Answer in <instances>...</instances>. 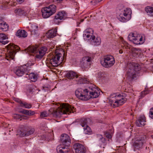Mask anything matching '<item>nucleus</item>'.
<instances>
[{
    "label": "nucleus",
    "mask_w": 153,
    "mask_h": 153,
    "mask_svg": "<svg viewBox=\"0 0 153 153\" xmlns=\"http://www.w3.org/2000/svg\"><path fill=\"white\" fill-rule=\"evenodd\" d=\"M55 109L51 108L48 111H44L41 112L40 115H63L74 113V108L71 107L68 103H55Z\"/></svg>",
    "instance_id": "1"
},
{
    "label": "nucleus",
    "mask_w": 153,
    "mask_h": 153,
    "mask_svg": "<svg viewBox=\"0 0 153 153\" xmlns=\"http://www.w3.org/2000/svg\"><path fill=\"white\" fill-rule=\"evenodd\" d=\"M100 94V91L92 86H90L86 89L78 88L75 91L76 97L79 99L84 101L97 98Z\"/></svg>",
    "instance_id": "2"
},
{
    "label": "nucleus",
    "mask_w": 153,
    "mask_h": 153,
    "mask_svg": "<svg viewBox=\"0 0 153 153\" xmlns=\"http://www.w3.org/2000/svg\"><path fill=\"white\" fill-rule=\"evenodd\" d=\"M140 69L141 67L138 64L134 62L128 63L126 74L127 79L129 81H131L136 78L138 76V72Z\"/></svg>",
    "instance_id": "3"
},
{
    "label": "nucleus",
    "mask_w": 153,
    "mask_h": 153,
    "mask_svg": "<svg viewBox=\"0 0 153 153\" xmlns=\"http://www.w3.org/2000/svg\"><path fill=\"white\" fill-rule=\"evenodd\" d=\"M83 35L84 39L87 38L88 40H91V44L93 45L98 46L101 43L100 38L99 37H96L93 36V30L91 28L87 29L85 30Z\"/></svg>",
    "instance_id": "4"
},
{
    "label": "nucleus",
    "mask_w": 153,
    "mask_h": 153,
    "mask_svg": "<svg viewBox=\"0 0 153 153\" xmlns=\"http://www.w3.org/2000/svg\"><path fill=\"white\" fill-rule=\"evenodd\" d=\"M64 52L62 50L61 51L59 50H56L50 59L49 62L51 65L54 67H56L61 64L63 60V57L61 52L64 54Z\"/></svg>",
    "instance_id": "5"
},
{
    "label": "nucleus",
    "mask_w": 153,
    "mask_h": 153,
    "mask_svg": "<svg viewBox=\"0 0 153 153\" xmlns=\"http://www.w3.org/2000/svg\"><path fill=\"white\" fill-rule=\"evenodd\" d=\"M47 49L45 47H43L39 48L37 46H31L27 49V51L30 53L36 54V58L38 60L41 59L45 55Z\"/></svg>",
    "instance_id": "6"
},
{
    "label": "nucleus",
    "mask_w": 153,
    "mask_h": 153,
    "mask_svg": "<svg viewBox=\"0 0 153 153\" xmlns=\"http://www.w3.org/2000/svg\"><path fill=\"white\" fill-rule=\"evenodd\" d=\"M35 131L34 129L27 126L22 125L17 130V135L22 137L28 136L32 134Z\"/></svg>",
    "instance_id": "7"
},
{
    "label": "nucleus",
    "mask_w": 153,
    "mask_h": 153,
    "mask_svg": "<svg viewBox=\"0 0 153 153\" xmlns=\"http://www.w3.org/2000/svg\"><path fill=\"white\" fill-rule=\"evenodd\" d=\"M110 100L112 103L115 104V105L114 104V105L118 106L125 103L126 100V98L120 94H117L115 93L111 95Z\"/></svg>",
    "instance_id": "8"
},
{
    "label": "nucleus",
    "mask_w": 153,
    "mask_h": 153,
    "mask_svg": "<svg viewBox=\"0 0 153 153\" xmlns=\"http://www.w3.org/2000/svg\"><path fill=\"white\" fill-rule=\"evenodd\" d=\"M56 11V6L54 4L50 5L42 9V16L44 18H47L54 13Z\"/></svg>",
    "instance_id": "9"
},
{
    "label": "nucleus",
    "mask_w": 153,
    "mask_h": 153,
    "mask_svg": "<svg viewBox=\"0 0 153 153\" xmlns=\"http://www.w3.org/2000/svg\"><path fill=\"white\" fill-rule=\"evenodd\" d=\"M7 48V53L6 56L7 60H9L13 59L16 52L19 49V47L13 44L10 43L8 45Z\"/></svg>",
    "instance_id": "10"
},
{
    "label": "nucleus",
    "mask_w": 153,
    "mask_h": 153,
    "mask_svg": "<svg viewBox=\"0 0 153 153\" xmlns=\"http://www.w3.org/2000/svg\"><path fill=\"white\" fill-rule=\"evenodd\" d=\"M114 57L111 55L105 56L103 59L100 61L101 65L105 68H110L114 65L115 63Z\"/></svg>",
    "instance_id": "11"
},
{
    "label": "nucleus",
    "mask_w": 153,
    "mask_h": 153,
    "mask_svg": "<svg viewBox=\"0 0 153 153\" xmlns=\"http://www.w3.org/2000/svg\"><path fill=\"white\" fill-rule=\"evenodd\" d=\"M131 13V9L127 8L121 11V13L117 17V18L121 22H126L130 19Z\"/></svg>",
    "instance_id": "12"
},
{
    "label": "nucleus",
    "mask_w": 153,
    "mask_h": 153,
    "mask_svg": "<svg viewBox=\"0 0 153 153\" xmlns=\"http://www.w3.org/2000/svg\"><path fill=\"white\" fill-rule=\"evenodd\" d=\"M146 138L145 136H143L142 137H139L133 144L134 148L139 149L142 146L143 143H145V139Z\"/></svg>",
    "instance_id": "13"
},
{
    "label": "nucleus",
    "mask_w": 153,
    "mask_h": 153,
    "mask_svg": "<svg viewBox=\"0 0 153 153\" xmlns=\"http://www.w3.org/2000/svg\"><path fill=\"white\" fill-rule=\"evenodd\" d=\"M89 120V119L85 118L82 119V121H81V125L82 127H84V132L86 134H90L91 133L90 127L87 125L88 121Z\"/></svg>",
    "instance_id": "14"
},
{
    "label": "nucleus",
    "mask_w": 153,
    "mask_h": 153,
    "mask_svg": "<svg viewBox=\"0 0 153 153\" xmlns=\"http://www.w3.org/2000/svg\"><path fill=\"white\" fill-rule=\"evenodd\" d=\"M91 58L88 56L83 57L80 62L81 66L82 68H85L88 67L91 65Z\"/></svg>",
    "instance_id": "15"
},
{
    "label": "nucleus",
    "mask_w": 153,
    "mask_h": 153,
    "mask_svg": "<svg viewBox=\"0 0 153 153\" xmlns=\"http://www.w3.org/2000/svg\"><path fill=\"white\" fill-rule=\"evenodd\" d=\"M74 149L76 153H85L86 149L82 144L76 143L74 145Z\"/></svg>",
    "instance_id": "16"
},
{
    "label": "nucleus",
    "mask_w": 153,
    "mask_h": 153,
    "mask_svg": "<svg viewBox=\"0 0 153 153\" xmlns=\"http://www.w3.org/2000/svg\"><path fill=\"white\" fill-rule=\"evenodd\" d=\"M61 142L63 145L68 146L71 142L69 136L65 134H62L61 137Z\"/></svg>",
    "instance_id": "17"
},
{
    "label": "nucleus",
    "mask_w": 153,
    "mask_h": 153,
    "mask_svg": "<svg viewBox=\"0 0 153 153\" xmlns=\"http://www.w3.org/2000/svg\"><path fill=\"white\" fill-rule=\"evenodd\" d=\"M146 118L145 115H140L137 118L136 125L138 127L143 126L145 124Z\"/></svg>",
    "instance_id": "18"
},
{
    "label": "nucleus",
    "mask_w": 153,
    "mask_h": 153,
    "mask_svg": "<svg viewBox=\"0 0 153 153\" xmlns=\"http://www.w3.org/2000/svg\"><path fill=\"white\" fill-rule=\"evenodd\" d=\"M26 65L21 66L17 68L15 70V73L19 76H21L25 73L27 71Z\"/></svg>",
    "instance_id": "19"
},
{
    "label": "nucleus",
    "mask_w": 153,
    "mask_h": 153,
    "mask_svg": "<svg viewBox=\"0 0 153 153\" xmlns=\"http://www.w3.org/2000/svg\"><path fill=\"white\" fill-rule=\"evenodd\" d=\"M66 14L64 11L59 12L55 16L54 21L56 23H57V20H61L64 19L66 17Z\"/></svg>",
    "instance_id": "20"
},
{
    "label": "nucleus",
    "mask_w": 153,
    "mask_h": 153,
    "mask_svg": "<svg viewBox=\"0 0 153 153\" xmlns=\"http://www.w3.org/2000/svg\"><path fill=\"white\" fill-rule=\"evenodd\" d=\"M57 29L56 28L53 29L48 31L46 33V36L48 39L53 38L56 36Z\"/></svg>",
    "instance_id": "21"
},
{
    "label": "nucleus",
    "mask_w": 153,
    "mask_h": 153,
    "mask_svg": "<svg viewBox=\"0 0 153 153\" xmlns=\"http://www.w3.org/2000/svg\"><path fill=\"white\" fill-rule=\"evenodd\" d=\"M75 80L78 84L86 83L89 82L87 78H84L81 75H77L76 77Z\"/></svg>",
    "instance_id": "22"
},
{
    "label": "nucleus",
    "mask_w": 153,
    "mask_h": 153,
    "mask_svg": "<svg viewBox=\"0 0 153 153\" xmlns=\"http://www.w3.org/2000/svg\"><path fill=\"white\" fill-rule=\"evenodd\" d=\"M7 39V37L5 34L0 33V42L4 45L8 43L9 41L6 40Z\"/></svg>",
    "instance_id": "23"
},
{
    "label": "nucleus",
    "mask_w": 153,
    "mask_h": 153,
    "mask_svg": "<svg viewBox=\"0 0 153 153\" xmlns=\"http://www.w3.org/2000/svg\"><path fill=\"white\" fill-rule=\"evenodd\" d=\"M144 42L142 36L138 34L136 36V38L134 41V44L136 45L141 44Z\"/></svg>",
    "instance_id": "24"
},
{
    "label": "nucleus",
    "mask_w": 153,
    "mask_h": 153,
    "mask_svg": "<svg viewBox=\"0 0 153 153\" xmlns=\"http://www.w3.org/2000/svg\"><path fill=\"white\" fill-rule=\"evenodd\" d=\"M8 26L6 23L1 20H0V30L6 31L8 29Z\"/></svg>",
    "instance_id": "25"
},
{
    "label": "nucleus",
    "mask_w": 153,
    "mask_h": 153,
    "mask_svg": "<svg viewBox=\"0 0 153 153\" xmlns=\"http://www.w3.org/2000/svg\"><path fill=\"white\" fill-rule=\"evenodd\" d=\"M18 111L20 113L26 115H34L37 114L35 111L27 110L21 109L19 110Z\"/></svg>",
    "instance_id": "26"
},
{
    "label": "nucleus",
    "mask_w": 153,
    "mask_h": 153,
    "mask_svg": "<svg viewBox=\"0 0 153 153\" xmlns=\"http://www.w3.org/2000/svg\"><path fill=\"white\" fill-rule=\"evenodd\" d=\"M77 76L76 73L72 71H68L65 75L66 77L70 79H73L74 77L76 78Z\"/></svg>",
    "instance_id": "27"
},
{
    "label": "nucleus",
    "mask_w": 153,
    "mask_h": 153,
    "mask_svg": "<svg viewBox=\"0 0 153 153\" xmlns=\"http://www.w3.org/2000/svg\"><path fill=\"white\" fill-rule=\"evenodd\" d=\"M16 35L19 37L25 38L27 36V33L24 30H19L17 32Z\"/></svg>",
    "instance_id": "28"
},
{
    "label": "nucleus",
    "mask_w": 153,
    "mask_h": 153,
    "mask_svg": "<svg viewBox=\"0 0 153 153\" xmlns=\"http://www.w3.org/2000/svg\"><path fill=\"white\" fill-rule=\"evenodd\" d=\"M56 150L58 153H64L69 152L68 149H67V148L64 146L60 147V146H59L57 147Z\"/></svg>",
    "instance_id": "29"
},
{
    "label": "nucleus",
    "mask_w": 153,
    "mask_h": 153,
    "mask_svg": "<svg viewBox=\"0 0 153 153\" xmlns=\"http://www.w3.org/2000/svg\"><path fill=\"white\" fill-rule=\"evenodd\" d=\"M145 9L148 15L151 16H153V4L152 6L146 7Z\"/></svg>",
    "instance_id": "30"
},
{
    "label": "nucleus",
    "mask_w": 153,
    "mask_h": 153,
    "mask_svg": "<svg viewBox=\"0 0 153 153\" xmlns=\"http://www.w3.org/2000/svg\"><path fill=\"white\" fill-rule=\"evenodd\" d=\"M14 12L17 15L21 16L22 15L25 16L26 13L25 11L23 9L19 8L15 10Z\"/></svg>",
    "instance_id": "31"
},
{
    "label": "nucleus",
    "mask_w": 153,
    "mask_h": 153,
    "mask_svg": "<svg viewBox=\"0 0 153 153\" xmlns=\"http://www.w3.org/2000/svg\"><path fill=\"white\" fill-rule=\"evenodd\" d=\"M32 105L30 103H28L25 102L23 101L21 102V107L26 108L29 109L31 108Z\"/></svg>",
    "instance_id": "32"
},
{
    "label": "nucleus",
    "mask_w": 153,
    "mask_h": 153,
    "mask_svg": "<svg viewBox=\"0 0 153 153\" xmlns=\"http://www.w3.org/2000/svg\"><path fill=\"white\" fill-rule=\"evenodd\" d=\"M96 137L100 144H102L105 143V139L103 137L102 135L97 134L96 135Z\"/></svg>",
    "instance_id": "33"
},
{
    "label": "nucleus",
    "mask_w": 153,
    "mask_h": 153,
    "mask_svg": "<svg viewBox=\"0 0 153 153\" xmlns=\"http://www.w3.org/2000/svg\"><path fill=\"white\" fill-rule=\"evenodd\" d=\"M137 36V35L134 33H130L128 36V38L129 41L133 42L134 44V41Z\"/></svg>",
    "instance_id": "34"
},
{
    "label": "nucleus",
    "mask_w": 153,
    "mask_h": 153,
    "mask_svg": "<svg viewBox=\"0 0 153 153\" xmlns=\"http://www.w3.org/2000/svg\"><path fill=\"white\" fill-rule=\"evenodd\" d=\"M29 77L30 80L33 82H36L37 79L36 75L34 73H32L29 74Z\"/></svg>",
    "instance_id": "35"
},
{
    "label": "nucleus",
    "mask_w": 153,
    "mask_h": 153,
    "mask_svg": "<svg viewBox=\"0 0 153 153\" xmlns=\"http://www.w3.org/2000/svg\"><path fill=\"white\" fill-rule=\"evenodd\" d=\"M13 118L15 119L21 120L22 119H26L28 117L25 115H14Z\"/></svg>",
    "instance_id": "36"
},
{
    "label": "nucleus",
    "mask_w": 153,
    "mask_h": 153,
    "mask_svg": "<svg viewBox=\"0 0 153 153\" xmlns=\"http://www.w3.org/2000/svg\"><path fill=\"white\" fill-rule=\"evenodd\" d=\"M148 93V90L146 89L143 91H142L141 93L140 97L139 99L142 98L146 94H147Z\"/></svg>",
    "instance_id": "37"
},
{
    "label": "nucleus",
    "mask_w": 153,
    "mask_h": 153,
    "mask_svg": "<svg viewBox=\"0 0 153 153\" xmlns=\"http://www.w3.org/2000/svg\"><path fill=\"white\" fill-rule=\"evenodd\" d=\"M138 50L136 48L133 49L132 51V55L133 56L137 57L138 55Z\"/></svg>",
    "instance_id": "38"
},
{
    "label": "nucleus",
    "mask_w": 153,
    "mask_h": 153,
    "mask_svg": "<svg viewBox=\"0 0 153 153\" xmlns=\"http://www.w3.org/2000/svg\"><path fill=\"white\" fill-rule=\"evenodd\" d=\"M31 27L32 29L30 30L31 32H32L34 30H36L37 29L38 27V26L35 25H33L31 26Z\"/></svg>",
    "instance_id": "39"
},
{
    "label": "nucleus",
    "mask_w": 153,
    "mask_h": 153,
    "mask_svg": "<svg viewBox=\"0 0 153 153\" xmlns=\"http://www.w3.org/2000/svg\"><path fill=\"white\" fill-rule=\"evenodd\" d=\"M105 136L108 138L110 139L112 137L111 134H110L109 132H106L105 133Z\"/></svg>",
    "instance_id": "40"
},
{
    "label": "nucleus",
    "mask_w": 153,
    "mask_h": 153,
    "mask_svg": "<svg viewBox=\"0 0 153 153\" xmlns=\"http://www.w3.org/2000/svg\"><path fill=\"white\" fill-rule=\"evenodd\" d=\"M13 99H14V100L16 102L19 103L20 106H21V102H22L23 101H21L19 99L17 98H14Z\"/></svg>",
    "instance_id": "41"
},
{
    "label": "nucleus",
    "mask_w": 153,
    "mask_h": 153,
    "mask_svg": "<svg viewBox=\"0 0 153 153\" xmlns=\"http://www.w3.org/2000/svg\"><path fill=\"white\" fill-rule=\"evenodd\" d=\"M41 139L43 140H48V139L46 137L45 135H43L42 136Z\"/></svg>",
    "instance_id": "42"
},
{
    "label": "nucleus",
    "mask_w": 153,
    "mask_h": 153,
    "mask_svg": "<svg viewBox=\"0 0 153 153\" xmlns=\"http://www.w3.org/2000/svg\"><path fill=\"white\" fill-rule=\"evenodd\" d=\"M63 0H53V1L55 3H59L61 2Z\"/></svg>",
    "instance_id": "43"
},
{
    "label": "nucleus",
    "mask_w": 153,
    "mask_h": 153,
    "mask_svg": "<svg viewBox=\"0 0 153 153\" xmlns=\"http://www.w3.org/2000/svg\"><path fill=\"white\" fill-rule=\"evenodd\" d=\"M149 114H150V115H153V108L150 109Z\"/></svg>",
    "instance_id": "44"
},
{
    "label": "nucleus",
    "mask_w": 153,
    "mask_h": 153,
    "mask_svg": "<svg viewBox=\"0 0 153 153\" xmlns=\"http://www.w3.org/2000/svg\"><path fill=\"white\" fill-rule=\"evenodd\" d=\"M16 1L19 4H21L24 1V0H16Z\"/></svg>",
    "instance_id": "45"
},
{
    "label": "nucleus",
    "mask_w": 153,
    "mask_h": 153,
    "mask_svg": "<svg viewBox=\"0 0 153 153\" xmlns=\"http://www.w3.org/2000/svg\"><path fill=\"white\" fill-rule=\"evenodd\" d=\"M40 116H41V118H43V117H47V115H40Z\"/></svg>",
    "instance_id": "46"
},
{
    "label": "nucleus",
    "mask_w": 153,
    "mask_h": 153,
    "mask_svg": "<svg viewBox=\"0 0 153 153\" xmlns=\"http://www.w3.org/2000/svg\"><path fill=\"white\" fill-rule=\"evenodd\" d=\"M119 52V53L120 54H122L123 53V51L122 50H120Z\"/></svg>",
    "instance_id": "47"
},
{
    "label": "nucleus",
    "mask_w": 153,
    "mask_h": 153,
    "mask_svg": "<svg viewBox=\"0 0 153 153\" xmlns=\"http://www.w3.org/2000/svg\"><path fill=\"white\" fill-rule=\"evenodd\" d=\"M149 116L151 119H153V115H149Z\"/></svg>",
    "instance_id": "48"
},
{
    "label": "nucleus",
    "mask_w": 153,
    "mask_h": 153,
    "mask_svg": "<svg viewBox=\"0 0 153 153\" xmlns=\"http://www.w3.org/2000/svg\"><path fill=\"white\" fill-rule=\"evenodd\" d=\"M33 87V86L32 85H30V86H29V88H31Z\"/></svg>",
    "instance_id": "49"
},
{
    "label": "nucleus",
    "mask_w": 153,
    "mask_h": 153,
    "mask_svg": "<svg viewBox=\"0 0 153 153\" xmlns=\"http://www.w3.org/2000/svg\"><path fill=\"white\" fill-rule=\"evenodd\" d=\"M83 21H84V19H82L81 20V22H83Z\"/></svg>",
    "instance_id": "50"
},
{
    "label": "nucleus",
    "mask_w": 153,
    "mask_h": 153,
    "mask_svg": "<svg viewBox=\"0 0 153 153\" xmlns=\"http://www.w3.org/2000/svg\"><path fill=\"white\" fill-rule=\"evenodd\" d=\"M5 1H6L7 4L9 3L7 1H6V0H5Z\"/></svg>",
    "instance_id": "51"
},
{
    "label": "nucleus",
    "mask_w": 153,
    "mask_h": 153,
    "mask_svg": "<svg viewBox=\"0 0 153 153\" xmlns=\"http://www.w3.org/2000/svg\"><path fill=\"white\" fill-rule=\"evenodd\" d=\"M92 86L93 87H95V88H96L98 90V89L97 88L95 87V86H94V87H93L92 86Z\"/></svg>",
    "instance_id": "52"
},
{
    "label": "nucleus",
    "mask_w": 153,
    "mask_h": 153,
    "mask_svg": "<svg viewBox=\"0 0 153 153\" xmlns=\"http://www.w3.org/2000/svg\"><path fill=\"white\" fill-rule=\"evenodd\" d=\"M32 92V90H30V92Z\"/></svg>",
    "instance_id": "53"
},
{
    "label": "nucleus",
    "mask_w": 153,
    "mask_h": 153,
    "mask_svg": "<svg viewBox=\"0 0 153 153\" xmlns=\"http://www.w3.org/2000/svg\"><path fill=\"white\" fill-rule=\"evenodd\" d=\"M14 115H18V114H14Z\"/></svg>",
    "instance_id": "54"
}]
</instances>
